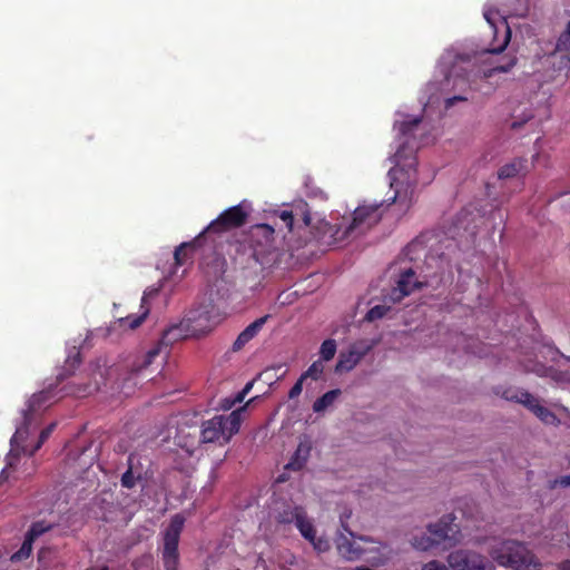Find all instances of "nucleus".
Returning a JSON list of instances; mask_svg holds the SVG:
<instances>
[{"label":"nucleus","mask_w":570,"mask_h":570,"mask_svg":"<svg viewBox=\"0 0 570 570\" xmlns=\"http://www.w3.org/2000/svg\"><path fill=\"white\" fill-rule=\"evenodd\" d=\"M392 181H395V178H392ZM391 187L394 188V183H391Z\"/></svg>","instance_id":"nucleus-59"},{"label":"nucleus","mask_w":570,"mask_h":570,"mask_svg":"<svg viewBox=\"0 0 570 570\" xmlns=\"http://www.w3.org/2000/svg\"><path fill=\"white\" fill-rule=\"evenodd\" d=\"M389 559V556L380 554L379 557L371 558V562L373 566H383L387 562Z\"/></svg>","instance_id":"nucleus-43"},{"label":"nucleus","mask_w":570,"mask_h":570,"mask_svg":"<svg viewBox=\"0 0 570 570\" xmlns=\"http://www.w3.org/2000/svg\"><path fill=\"white\" fill-rule=\"evenodd\" d=\"M55 428H56V423H51L40 432L39 440H38L37 444L35 445V448L29 452V455H33L41 448V445L50 436V434L52 433Z\"/></svg>","instance_id":"nucleus-31"},{"label":"nucleus","mask_w":570,"mask_h":570,"mask_svg":"<svg viewBox=\"0 0 570 570\" xmlns=\"http://www.w3.org/2000/svg\"><path fill=\"white\" fill-rule=\"evenodd\" d=\"M249 389H250V384H247V385L245 386V389H244L242 392H239L233 401L225 400L226 404H224L223 406H224L226 410H228V409H230L233 405H235L236 403H240V402L244 400L245 394L249 391Z\"/></svg>","instance_id":"nucleus-35"},{"label":"nucleus","mask_w":570,"mask_h":570,"mask_svg":"<svg viewBox=\"0 0 570 570\" xmlns=\"http://www.w3.org/2000/svg\"><path fill=\"white\" fill-rule=\"evenodd\" d=\"M336 353V342L332 338L325 340L320 350L321 361H331Z\"/></svg>","instance_id":"nucleus-27"},{"label":"nucleus","mask_w":570,"mask_h":570,"mask_svg":"<svg viewBox=\"0 0 570 570\" xmlns=\"http://www.w3.org/2000/svg\"><path fill=\"white\" fill-rule=\"evenodd\" d=\"M407 165L409 167H413L414 165H416L415 158H411V161Z\"/></svg>","instance_id":"nucleus-51"},{"label":"nucleus","mask_w":570,"mask_h":570,"mask_svg":"<svg viewBox=\"0 0 570 570\" xmlns=\"http://www.w3.org/2000/svg\"><path fill=\"white\" fill-rule=\"evenodd\" d=\"M501 396L507 401L524 405L544 424H560L558 416L548 407L541 405L539 400L525 390L509 387L502 391Z\"/></svg>","instance_id":"nucleus-5"},{"label":"nucleus","mask_w":570,"mask_h":570,"mask_svg":"<svg viewBox=\"0 0 570 570\" xmlns=\"http://www.w3.org/2000/svg\"><path fill=\"white\" fill-rule=\"evenodd\" d=\"M561 570H570V561L569 560L563 561L561 563Z\"/></svg>","instance_id":"nucleus-49"},{"label":"nucleus","mask_w":570,"mask_h":570,"mask_svg":"<svg viewBox=\"0 0 570 570\" xmlns=\"http://www.w3.org/2000/svg\"><path fill=\"white\" fill-rule=\"evenodd\" d=\"M484 17L490 23H492L488 13H484Z\"/></svg>","instance_id":"nucleus-56"},{"label":"nucleus","mask_w":570,"mask_h":570,"mask_svg":"<svg viewBox=\"0 0 570 570\" xmlns=\"http://www.w3.org/2000/svg\"><path fill=\"white\" fill-rule=\"evenodd\" d=\"M420 122H421L420 117H415L411 120L402 121L400 125V131H401L402 136H404V137L410 136L411 132L419 126Z\"/></svg>","instance_id":"nucleus-32"},{"label":"nucleus","mask_w":570,"mask_h":570,"mask_svg":"<svg viewBox=\"0 0 570 570\" xmlns=\"http://www.w3.org/2000/svg\"><path fill=\"white\" fill-rule=\"evenodd\" d=\"M362 357L363 353L354 350H351L347 353H341L335 366L336 372H348L353 370Z\"/></svg>","instance_id":"nucleus-20"},{"label":"nucleus","mask_w":570,"mask_h":570,"mask_svg":"<svg viewBox=\"0 0 570 570\" xmlns=\"http://www.w3.org/2000/svg\"><path fill=\"white\" fill-rule=\"evenodd\" d=\"M421 286L422 284L416 279L415 272L409 268L400 275L397 287L393 291V299L400 301Z\"/></svg>","instance_id":"nucleus-13"},{"label":"nucleus","mask_w":570,"mask_h":570,"mask_svg":"<svg viewBox=\"0 0 570 570\" xmlns=\"http://www.w3.org/2000/svg\"><path fill=\"white\" fill-rule=\"evenodd\" d=\"M311 543L313 544V547L316 550H318L321 552L326 551L328 549V542L326 540L317 539L316 537H315L314 542H311Z\"/></svg>","instance_id":"nucleus-40"},{"label":"nucleus","mask_w":570,"mask_h":570,"mask_svg":"<svg viewBox=\"0 0 570 570\" xmlns=\"http://www.w3.org/2000/svg\"><path fill=\"white\" fill-rule=\"evenodd\" d=\"M249 216V209L245 208L244 204L232 206L224 210L216 219H214L205 233H223L235 228H239L246 224Z\"/></svg>","instance_id":"nucleus-8"},{"label":"nucleus","mask_w":570,"mask_h":570,"mask_svg":"<svg viewBox=\"0 0 570 570\" xmlns=\"http://www.w3.org/2000/svg\"><path fill=\"white\" fill-rule=\"evenodd\" d=\"M458 82H460L462 85H468L469 83L468 80L465 78H463V77H455V79L453 81L454 86H456Z\"/></svg>","instance_id":"nucleus-47"},{"label":"nucleus","mask_w":570,"mask_h":570,"mask_svg":"<svg viewBox=\"0 0 570 570\" xmlns=\"http://www.w3.org/2000/svg\"><path fill=\"white\" fill-rule=\"evenodd\" d=\"M185 518L177 513L170 518L169 524L163 531L161 561L164 570H178L180 554L178 550L180 534L184 530Z\"/></svg>","instance_id":"nucleus-3"},{"label":"nucleus","mask_w":570,"mask_h":570,"mask_svg":"<svg viewBox=\"0 0 570 570\" xmlns=\"http://www.w3.org/2000/svg\"><path fill=\"white\" fill-rule=\"evenodd\" d=\"M324 372V365L321 360L314 361L309 367L301 375V377L305 381L306 379H312L317 381L321 379Z\"/></svg>","instance_id":"nucleus-26"},{"label":"nucleus","mask_w":570,"mask_h":570,"mask_svg":"<svg viewBox=\"0 0 570 570\" xmlns=\"http://www.w3.org/2000/svg\"><path fill=\"white\" fill-rule=\"evenodd\" d=\"M240 411L236 410L228 415H215L202 424L200 440L204 443L220 444L229 442L232 436L239 431Z\"/></svg>","instance_id":"nucleus-2"},{"label":"nucleus","mask_w":570,"mask_h":570,"mask_svg":"<svg viewBox=\"0 0 570 570\" xmlns=\"http://www.w3.org/2000/svg\"><path fill=\"white\" fill-rule=\"evenodd\" d=\"M312 446L309 442H299L297 445V449L295 450L294 454L292 455L289 462L285 465L286 470H293V471H299L304 468L306 464L309 454H311Z\"/></svg>","instance_id":"nucleus-16"},{"label":"nucleus","mask_w":570,"mask_h":570,"mask_svg":"<svg viewBox=\"0 0 570 570\" xmlns=\"http://www.w3.org/2000/svg\"><path fill=\"white\" fill-rule=\"evenodd\" d=\"M395 174H396V170H395V169L390 170V175H391V176H394Z\"/></svg>","instance_id":"nucleus-57"},{"label":"nucleus","mask_w":570,"mask_h":570,"mask_svg":"<svg viewBox=\"0 0 570 570\" xmlns=\"http://www.w3.org/2000/svg\"><path fill=\"white\" fill-rule=\"evenodd\" d=\"M100 570H109L107 566H104Z\"/></svg>","instance_id":"nucleus-60"},{"label":"nucleus","mask_w":570,"mask_h":570,"mask_svg":"<svg viewBox=\"0 0 570 570\" xmlns=\"http://www.w3.org/2000/svg\"><path fill=\"white\" fill-rule=\"evenodd\" d=\"M269 315L262 316L246 326L233 343V351H240L249 341H252L263 328Z\"/></svg>","instance_id":"nucleus-14"},{"label":"nucleus","mask_w":570,"mask_h":570,"mask_svg":"<svg viewBox=\"0 0 570 570\" xmlns=\"http://www.w3.org/2000/svg\"><path fill=\"white\" fill-rule=\"evenodd\" d=\"M52 389L49 387L47 390L40 391L31 396L28 403V409L23 411V421L21 425H19L11 438V444L19 446L21 442H23L28 435V426L32 420V416L36 412L41 409H46L51 405Z\"/></svg>","instance_id":"nucleus-6"},{"label":"nucleus","mask_w":570,"mask_h":570,"mask_svg":"<svg viewBox=\"0 0 570 570\" xmlns=\"http://www.w3.org/2000/svg\"><path fill=\"white\" fill-rule=\"evenodd\" d=\"M502 49H503V48H499V49H497V50H493V52H500V51H502Z\"/></svg>","instance_id":"nucleus-58"},{"label":"nucleus","mask_w":570,"mask_h":570,"mask_svg":"<svg viewBox=\"0 0 570 570\" xmlns=\"http://www.w3.org/2000/svg\"><path fill=\"white\" fill-rule=\"evenodd\" d=\"M203 234H200L193 242H187L180 244L174 253L175 264L177 266H183L193 261V255L196 249L197 244L200 242Z\"/></svg>","instance_id":"nucleus-17"},{"label":"nucleus","mask_w":570,"mask_h":570,"mask_svg":"<svg viewBox=\"0 0 570 570\" xmlns=\"http://www.w3.org/2000/svg\"><path fill=\"white\" fill-rule=\"evenodd\" d=\"M428 530L431 534L430 538L436 546L445 542L446 540H452L456 533V530L453 529L452 522L444 518L433 524H430Z\"/></svg>","instance_id":"nucleus-15"},{"label":"nucleus","mask_w":570,"mask_h":570,"mask_svg":"<svg viewBox=\"0 0 570 570\" xmlns=\"http://www.w3.org/2000/svg\"><path fill=\"white\" fill-rule=\"evenodd\" d=\"M303 220H304V225H305V226H308V225H309V223H311L309 214H307V213H306V214H304V216H303Z\"/></svg>","instance_id":"nucleus-48"},{"label":"nucleus","mask_w":570,"mask_h":570,"mask_svg":"<svg viewBox=\"0 0 570 570\" xmlns=\"http://www.w3.org/2000/svg\"><path fill=\"white\" fill-rule=\"evenodd\" d=\"M436 546L430 537L414 538L413 547L421 551H426Z\"/></svg>","instance_id":"nucleus-33"},{"label":"nucleus","mask_w":570,"mask_h":570,"mask_svg":"<svg viewBox=\"0 0 570 570\" xmlns=\"http://www.w3.org/2000/svg\"><path fill=\"white\" fill-rule=\"evenodd\" d=\"M52 395H53V397L51 399V404H52L53 402H56L58 399H61V395H58V397H56V393H55V391H53V390H52Z\"/></svg>","instance_id":"nucleus-50"},{"label":"nucleus","mask_w":570,"mask_h":570,"mask_svg":"<svg viewBox=\"0 0 570 570\" xmlns=\"http://www.w3.org/2000/svg\"><path fill=\"white\" fill-rule=\"evenodd\" d=\"M465 100H468V98L462 95L453 96L445 100V107L451 108L456 101H465Z\"/></svg>","instance_id":"nucleus-41"},{"label":"nucleus","mask_w":570,"mask_h":570,"mask_svg":"<svg viewBox=\"0 0 570 570\" xmlns=\"http://www.w3.org/2000/svg\"><path fill=\"white\" fill-rule=\"evenodd\" d=\"M439 259H440L439 269L441 271V273H444L446 269L450 271V268H451L450 261L443 254L439 257Z\"/></svg>","instance_id":"nucleus-42"},{"label":"nucleus","mask_w":570,"mask_h":570,"mask_svg":"<svg viewBox=\"0 0 570 570\" xmlns=\"http://www.w3.org/2000/svg\"><path fill=\"white\" fill-rule=\"evenodd\" d=\"M492 559L503 567L513 570H541V562L528 547L517 540H504L492 548Z\"/></svg>","instance_id":"nucleus-1"},{"label":"nucleus","mask_w":570,"mask_h":570,"mask_svg":"<svg viewBox=\"0 0 570 570\" xmlns=\"http://www.w3.org/2000/svg\"><path fill=\"white\" fill-rule=\"evenodd\" d=\"M82 392L83 393H90L91 392V387L90 386H86Z\"/></svg>","instance_id":"nucleus-53"},{"label":"nucleus","mask_w":570,"mask_h":570,"mask_svg":"<svg viewBox=\"0 0 570 570\" xmlns=\"http://www.w3.org/2000/svg\"><path fill=\"white\" fill-rule=\"evenodd\" d=\"M554 485H560L562 488L570 487V475L561 476L560 479L554 481Z\"/></svg>","instance_id":"nucleus-45"},{"label":"nucleus","mask_w":570,"mask_h":570,"mask_svg":"<svg viewBox=\"0 0 570 570\" xmlns=\"http://www.w3.org/2000/svg\"><path fill=\"white\" fill-rule=\"evenodd\" d=\"M394 188H395V194H394V196L392 198L393 203L396 202V200H402V198H403L402 191L399 188H396V187H394Z\"/></svg>","instance_id":"nucleus-46"},{"label":"nucleus","mask_w":570,"mask_h":570,"mask_svg":"<svg viewBox=\"0 0 570 570\" xmlns=\"http://www.w3.org/2000/svg\"><path fill=\"white\" fill-rule=\"evenodd\" d=\"M448 563L452 570H495L485 556L468 549L452 551L448 556Z\"/></svg>","instance_id":"nucleus-7"},{"label":"nucleus","mask_w":570,"mask_h":570,"mask_svg":"<svg viewBox=\"0 0 570 570\" xmlns=\"http://www.w3.org/2000/svg\"><path fill=\"white\" fill-rule=\"evenodd\" d=\"M304 511L302 505L284 504L282 509L276 510L275 520L279 524L296 523Z\"/></svg>","instance_id":"nucleus-18"},{"label":"nucleus","mask_w":570,"mask_h":570,"mask_svg":"<svg viewBox=\"0 0 570 570\" xmlns=\"http://www.w3.org/2000/svg\"><path fill=\"white\" fill-rule=\"evenodd\" d=\"M303 383H304V380L299 376V379L296 381V383L291 387L289 392H288V397L289 399H296L297 396H299V394L302 393V390H303Z\"/></svg>","instance_id":"nucleus-36"},{"label":"nucleus","mask_w":570,"mask_h":570,"mask_svg":"<svg viewBox=\"0 0 570 570\" xmlns=\"http://www.w3.org/2000/svg\"><path fill=\"white\" fill-rule=\"evenodd\" d=\"M286 479L284 476V474H281L277 479V482H284Z\"/></svg>","instance_id":"nucleus-52"},{"label":"nucleus","mask_w":570,"mask_h":570,"mask_svg":"<svg viewBox=\"0 0 570 570\" xmlns=\"http://www.w3.org/2000/svg\"><path fill=\"white\" fill-rule=\"evenodd\" d=\"M63 377H65V375H63V374H60V375H58V376H57V380H58V381H62V380H63Z\"/></svg>","instance_id":"nucleus-55"},{"label":"nucleus","mask_w":570,"mask_h":570,"mask_svg":"<svg viewBox=\"0 0 570 570\" xmlns=\"http://www.w3.org/2000/svg\"><path fill=\"white\" fill-rule=\"evenodd\" d=\"M376 206H360L354 213L351 223L344 228L341 239L355 237L379 222Z\"/></svg>","instance_id":"nucleus-11"},{"label":"nucleus","mask_w":570,"mask_h":570,"mask_svg":"<svg viewBox=\"0 0 570 570\" xmlns=\"http://www.w3.org/2000/svg\"><path fill=\"white\" fill-rule=\"evenodd\" d=\"M346 533L340 532L335 538V546L338 554L348 561H355L364 558L368 553L379 552L377 547H365L364 544H373L374 541L364 535L356 537L347 525L342 523Z\"/></svg>","instance_id":"nucleus-4"},{"label":"nucleus","mask_w":570,"mask_h":570,"mask_svg":"<svg viewBox=\"0 0 570 570\" xmlns=\"http://www.w3.org/2000/svg\"><path fill=\"white\" fill-rule=\"evenodd\" d=\"M501 59L502 61L497 63L495 66L482 69L481 78L489 79L497 73L509 72L517 65L518 61L515 56H503Z\"/></svg>","instance_id":"nucleus-19"},{"label":"nucleus","mask_w":570,"mask_h":570,"mask_svg":"<svg viewBox=\"0 0 570 570\" xmlns=\"http://www.w3.org/2000/svg\"><path fill=\"white\" fill-rule=\"evenodd\" d=\"M527 372H534L538 375L542 376L546 374V367L542 364L535 363L532 366H525Z\"/></svg>","instance_id":"nucleus-39"},{"label":"nucleus","mask_w":570,"mask_h":570,"mask_svg":"<svg viewBox=\"0 0 570 570\" xmlns=\"http://www.w3.org/2000/svg\"><path fill=\"white\" fill-rule=\"evenodd\" d=\"M181 337H183V335L180 333L179 326H171L168 330H166L163 334L160 342L156 346H154L145 355H142L141 357H137L132 362V364L130 366V374L131 375L140 374L161 353L163 347L167 348L169 344H171L174 341H177Z\"/></svg>","instance_id":"nucleus-10"},{"label":"nucleus","mask_w":570,"mask_h":570,"mask_svg":"<svg viewBox=\"0 0 570 570\" xmlns=\"http://www.w3.org/2000/svg\"><path fill=\"white\" fill-rule=\"evenodd\" d=\"M147 294L145 293L141 299V307L145 308L144 312L138 316H127L126 318L121 320V322H126L128 324V327L131 330H135L139 327L145 318L147 317L149 313V308L145 307Z\"/></svg>","instance_id":"nucleus-25"},{"label":"nucleus","mask_w":570,"mask_h":570,"mask_svg":"<svg viewBox=\"0 0 570 570\" xmlns=\"http://www.w3.org/2000/svg\"><path fill=\"white\" fill-rule=\"evenodd\" d=\"M426 259H428V263L430 264V262L435 261V257L433 255H431Z\"/></svg>","instance_id":"nucleus-54"},{"label":"nucleus","mask_w":570,"mask_h":570,"mask_svg":"<svg viewBox=\"0 0 570 570\" xmlns=\"http://www.w3.org/2000/svg\"><path fill=\"white\" fill-rule=\"evenodd\" d=\"M279 219L285 225L288 232L293 230L294 225V215L292 210H282L279 214Z\"/></svg>","instance_id":"nucleus-34"},{"label":"nucleus","mask_w":570,"mask_h":570,"mask_svg":"<svg viewBox=\"0 0 570 570\" xmlns=\"http://www.w3.org/2000/svg\"><path fill=\"white\" fill-rule=\"evenodd\" d=\"M422 570H448V567L438 560H432L424 564Z\"/></svg>","instance_id":"nucleus-37"},{"label":"nucleus","mask_w":570,"mask_h":570,"mask_svg":"<svg viewBox=\"0 0 570 570\" xmlns=\"http://www.w3.org/2000/svg\"><path fill=\"white\" fill-rule=\"evenodd\" d=\"M136 460L137 455L135 453H130L128 456V469L121 476V485L124 488L132 489L136 484V478L134 474Z\"/></svg>","instance_id":"nucleus-23"},{"label":"nucleus","mask_w":570,"mask_h":570,"mask_svg":"<svg viewBox=\"0 0 570 570\" xmlns=\"http://www.w3.org/2000/svg\"><path fill=\"white\" fill-rule=\"evenodd\" d=\"M51 529V525L46 524L43 521L33 522L29 530L27 531L26 535L31 538L32 540H36L47 531Z\"/></svg>","instance_id":"nucleus-28"},{"label":"nucleus","mask_w":570,"mask_h":570,"mask_svg":"<svg viewBox=\"0 0 570 570\" xmlns=\"http://www.w3.org/2000/svg\"><path fill=\"white\" fill-rule=\"evenodd\" d=\"M557 51L570 50V21L566 26V30L559 36L556 43Z\"/></svg>","instance_id":"nucleus-29"},{"label":"nucleus","mask_w":570,"mask_h":570,"mask_svg":"<svg viewBox=\"0 0 570 570\" xmlns=\"http://www.w3.org/2000/svg\"><path fill=\"white\" fill-rule=\"evenodd\" d=\"M341 394V390L335 389L324 393L313 403V411L316 413L325 411L331 406Z\"/></svg>","instance_id":"nucleus-22"},{"label":"nucleus","mask_w":570,"mask_h":570,"mask_svg":"<svg viewBox=\"0 0 570 570\" xmlns=\"http://www.w3.org/2000/svg\"><path fill=\"white\" fill-rule=\"evenodd\" d=\"M274 233L275 229L269 224H256L249 228L247 242L257 263L263 264L265 256L269 254Z\"/></svg>","instance_id":"nucleus-9"},{"label":"nucleus","mask_w":570,"mask_h":570,"mask_svg":"<svg viewBox=\"0 0 570 570\" xmlns=\"http://www.w3.org/2000/svg\"><path fill=\"white\" fill-rule=\"evenodd\" d=\"M33 542L35 540H32L28 535H24V540L20 549L11 556L10 560L12 562H20L28 559L32 552Z\"/></svg>","instance_id":"nucleus-24"},{"label":"nucleus","mask_w":570,"mask_h":570,"mask_svg":"<svg viewBox=\"0 0 570 570\" xmlns=\"http://www.w3.org/2000/svg\"><path fill=\"white\" fill-rule=\"evenodd\" d=\"M389 311L390 307L385 305H375L374 307L368 309V312L365 315V320L368 322L380 320L384 317Z\"/></svg>","instance_id":"nucleus-30"},{"label":"nucleus","mask_w":570,"mask_h":570,"mask_svg":"<svg viewBox=\"0 0 570 570\" xmlns=\"http://www.w3.org/2000/svg\"><path fill=\"white\" fill-rule=\"evenodd\" d=\"M409 144V140L406 139L402 146H400L396 150V153L394 154V158H395V163L397 165L401 164V161L403 160V158H406V155H405V151H406V147L405 145Z\"/></svg>","instance_id":"nucleus-38"},{"label":"nucleus","mask_w":570,"mask_h":570,"mask_svg":"<svg viewBox=\"0 0 570 570\" xmlns=\"http://www.w3.org/2000/svg\"><path fill=\"white\" fill-rule=\"evenodd\" d=\"M530 170L529 161L524 157L513 158L511 161L502 165L498 170L499 179H512L525 176Z\"/></svg>","instance_id":"nucleus-12"},{"label":"nucleus","mask_w":570,"mask_h":570,"mask_svg":"<svg viewBox=\"0 0 570 570\" xmlns=\"http://www.w3.org/2000/svg\"><path fill=\"white\" fill-rule=\"evenodd\" d=\"M295 525L298 529V531L301 532L303 538H305L309 542H314L316 531H315L313 522L307 517L306 510L303 512V514L296 521Z\"/></svg>","instance_id":"nucleus-21"},{"label":"nucleus","mask_w":570,"mask_h":570,"mask_svg":"<svg viewBox=\"0 0 570 570\" xmlns=\"http://www.w3.org/2000/svg\"><path fill=\"white\" fill-rule=\"evenodd\" d=\"M81 363V357H80V353H76V355L73 357H70L68 361H67V365L69 367H72L75 368L76 366H78L79 364Z\"/></svg>","instance_id":"nucleus-44"}]
</instances>
